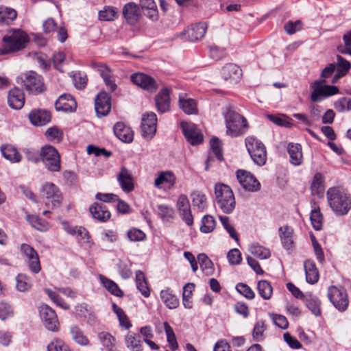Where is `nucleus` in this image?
<instances>
[{
    "label": "nucleus",
    "mask_w": 351,
    "mask_h": 351,
    "mask_svg": "<svg viewBox=\"0 0 351 351\" xmlns=\"http://www.w3.org/2000/svg\"><path fill=\"white\" fill-rule=\"evenodd\" d=\"M174 214L173 209L165 204L158 206V215L163 220H169L173 218Z\"/></svg>",
    "instance_id": "nucleus-61"
},
{
    "label": "nucleus",
    "mask_w": 351,
    "mask_h": 351,
    "mask_svg": "<svg viewBox=\"0 0 351 351\" xmlns=\"http://www.w3.org/2000/svg\"><path fill=\"white\" fill-rule=\"evenodd\" d=\"M115 136L121 141L130 143L133 141L134 134L131 128L122 122H117L113 128Z\"/></svg>",
    "instance_id": "nucleus-26"
},
{
    "label": "nucleus",
    "mask_w": 351,
    "mask_h": 351,
    "mask_svg": "<svg viewBox=\"0 0 351 351\" xmlns=\"http://www.w3.org/2000/svg\"><path fill=\"white\" fill-rule=\"evenodd\" d=\"M117 181L121 189L126 193H130L134 189V180L132 171L125 167H121L119 173L117 176Z\"/></svg>",
    "instance_id": "nucleus-17"
},
{
    "label": "nucleus",
    "mask_w": 351,
    "mask_h": 351,
    "mask_svg": "<svg viewBox=\"0 0 351 351\" xmlns=\"http://www.w3.org/2000/svg\"><path fill=\"white\" fill-rule=\"evenodd\" d=\"M308 308L316 316L321 314L320 302L316 296L310 295L306 300Z\"/></svg>",
    "instance_id": "nucleus-47"
},
{
    "label": "nucleus",
    "mask_w": 351,
    "mask_h": 351,
    "mask_svg": "<svg viewBox=\"0 0 351 351\" xmlns=\"http://www.w3.org/2000/svg\"><path fill=\"white\" fill-rule=\"evenodd\" d=\"M328 204L339 215H346L351 208V199L339 187L329 188L326 193Z\"/></svg>",
    "instance_id": "nucleus-2"
},
{
    "label": "nucleus",
    "mask_w": 351,
    "mask_h": 351,
    "mask_svg": "<svg viewBox=\"0 0 351 351\" xmlns=\"http://www.w3.org/2000/svg\"><path fill=\"white\" fill-rule=\"evenodd\" d=\"M91 66L99 73L107 88L111 92L114 91L117 86L112 75V71L105 64L92 62Z\"/></svg>",
    "instance_id": "nucleus-14"
},
{
    "label": "nucleus",
    "mask_w": 351,
    "mask_h": 351,
    "mask_svg": "<svg viewBox=\"0 0 351 351\" xmlns=\"http://www.w3.org/2000/svg\"><path fill=\"white\" fill-rule=\"evenodd\" d=\"M236 174L239 182L245 191L256 192L261 189L260 182L250 172L239 169Z\"/></svg>",
    "instance_id": "nucleus-11"
},
{
    "label": "nucleus",
    "mask_w": 351,
    "mask_h": 351,
    "mask_svg": "<svg viewBox=\"0 0 351 351\" xmlns=\"http://www.w3.org/2000/svg\"><path fill=\"white\" fill-rule=\"evenodd\" d=\"M293 228L288 226L279 228V236L281 240V243L283 247L287 250H289L293 247Z\"/></svg>",
    "instance_id": "nucleus-31"
},
{
    "label": "nucleus",
    "mask_w": 351,
    "mask_h": 351,
    "mask_svg": "<svg viewBox=\"0 0 351 351\" xmlns=\"http://www.w3.org/2000/svg\"><path fill=\"white\" fill-rule=\"evenodd\" d=\"M304 268L306 282L311 285L316 283L319 280V274L315 263L311 260H306L304 263Z\"/></svg>",
    "instance_id": "nucleus-29"
},
{
    "label": "nucleus",
    "mask_w": 351,
    "mask_h": 351,
    "mask_svg": "<svg viewBox=\"0 0 351 351\" xmlns=\"http://www.w3.org/2000/svg\"><path fill=\"white\" fill-rule=\"evenodd\" d=\"M210 149H212L213 152L217 157V158L219 161H222L223 158V154H222V149H221V143L219 140V138L214 137L210 139Z\"/></svg>",
    "instance_id": "nucleus-60"
},
{
    "label": "nucleus",
    "mask_w": 351,
    "mask_h": 351,
    "mask_svg": "<svg viewBox=\"0 0 351 351\" xmlns=\"http://www.w3.org/2000/svg\"><path fill=\"white\" fill-rule=\"evenodd\" d=\"M29 119L33 125L41 126L50 121L51 114L49 112L44 110H32L29 114Z\"/></svg>",
    "instance_id": "nucleus-27"
},
{
    "label": "nucleus",
    "mask_w": 351,
    "mask_h": 351,
    "mask_svg": "<svg viewBox=\"0 0 351 351\" xmlns=\"http://www.w3.org/2000/svg\"><path fill=\"white\" fill-rule=\"evenodd\" d=\"M26 89L33 94L42 93L45 90L43 79L36 72L30 71L22 77Z\"/></svg>",
    "instance_id": "nucleus-10"
},
{
    "label": "nucleus",
    "mask_w": 351,
    "mask_h": 351,
    "mask_svg": "<svg viewBox=\"0 0 351 351\" xmlns=\"http://www.w3.org/2000/svg\"><path fill=\"white\" fill-rule=\"evenodd\" d=\"M157 128V117L154 112L144 114L142 118V135L147 139H151L155 135Z\"/></svg>",
    "instance_id": "nucleus-13"
},
{
    "label": "nucleus",
    "mask_w": 351,
    "mask_h": 351,
    "mask_svg": "<svg viewBox=\"0 0 351 351\" xmlns=\"http://www.w3.org/2000/svg\"><path fill=\"white\" fill-rule=\"evenodd\" d=\"M47 351H71L64 342L60 339H53L47 346Z\"/></svg>",
    "instance_id": "nucleus-55"
},
{
    "label": "nucleus",
    "mask_w": 351,
    "mask_h": 351,
    "mask_svg": "<svg viewBox=\"0 0 351 351\" xmlns=\"http://www.w3.org/2000/svg\"><path fill=\"white\" fill-rule=\"evenodd\" d=\"M176 182V177L172 171H163L158 172L154 185L156 189H160L163 184H167L168 189H171L174 187Z\"/></svg>",
    "instance_id": "nucleus-23"
},
{
    "label": "nucleus",
    "mask_w": 351,
    "mask_h": 351,
    "mask_svg": "<svg viewBox=\"0 0 351 351\" xmlns=\"http://www.w3.org/2000/svg\"><path fill=\"white\" fill-rule=\"evenodd\" d=\"M223 115L228 135L236 137L245 133L248 128L247 120L237 112L232 106H226Z\"/></svg>",
    "instance_id": "nucleus-3"
},
{
    "label": "nucleus",
    "mask_w": 351,
    "mask_h": 351,
    "mask_svg": "<svg viewBox=\"0 0 351 351\" xmlns=\"http://www.w3.org/2000/svg\"><path fill=\"white\" fill-rule=\"evenodd\" d=\"M131 80L136 85L149 92H154L158 88L156 80L142 73L132 75Z\"/></svg>",
    "instance_id": "nucleus-18"
},
{
    "label": "nucleus",
    "mask_w": 351,
    "mask_h": 351,
    "mask_svg": "<svg viewBox=\"0 0 351 351\" xmlns=\"http://www.w3.org/2000/svg\"><path fill=\"white\" fill-rule=\"evenodd\" d=\"M257 289L259 295L264 300H269L272 294V287L267 280H260L257 285Z\"/></svg>",
    "instance_id": "nucleus-43"
},
{
    "label": "nucleus",
    "mask_w": 351,
    "mask_h": 351,
    "mask_svg": "<svg viewBox=\"0 0 351 351\" xmlns=\"http://www.w3.org/2000/svg\"><path fill=\"white\" fill-rule=\"evenodd\" d=\"M112 309L119 319L120 325L122 327H125L126 329L130 328L132 326V324L123 309L115 304H112Z\"/></svg>",
    "instance_id": "nucleus-49"
},
{
    "label": "nucleus",
    "mask_w": 351,
    "mask_h": 351,
    "mask_svg": "<svg viewBox=\"0 0 351 351\" xmlns=\"http://www.w3.org/2000/svg\"><path fill=\"white\" fill-rule=\"evenodd\" d=\"M14 314V310L12 304L5 301L0 302V319L5 320L12 317Z\"/></svg>",
    "instance_id": "nucleus-53"
},
{
    "label": "nucleus",
    "mask_w": 351,
    "mask_h": 351,
    "mask_svg": "<svg viewBox=\"0 0 351 351\" xmlns=\"http://www.w3.org/2000/svg\"><path fill=\"white\" fill-rule=\"evenodd\" d=\"M206 28L205 23L195 24L184 29L179 36L182 38L186 35L191 41H197L204 37Z\"/></svg>",
    "instance_id": "nucleus-22"
},
{
    "label": "nucleus",
    "mask_w": 351,
    "mask_h": 351,
    "mask_svg": "<svg viewBox=\"0 0 351 351\" xmlns=\"http://www.w3.org/2000/svg\"><path fill=\"white\" fill-rule=\"evenodd\" d=\"M101 343L108 350H111L114 344V338L108 332H101L98 334Z\"/></svg>",
    "instance_id": "nucleus-56"
},
{
    "label": "nucleus",
    "mask_w": 351,
    "mask_h": 351,
    "mask_svg": "<svg viewBox=\"0 0 351 351\" xmlns=\"http://www.w3.org/2000/svg\"><path fill=\"white\" fill-rule=\"evenodd\" d=\"M237 291L247 299H253L255 296L252 289L244 283H239L236 286Z\"/></svg>",
    "instance_id": "nucleus-64"
},
{
    "label": "nucleus",
    "mask_w": 351,
    "mask_h": 351,
    "mask_svg": "<svg viewBox=\"0 0 351 351\" xmlns=\"http://www.w3.org/2000/svg\"><path fill=\"white\" fill-rule=\"evenodd\" d=\"M216 221L211 215H205L202 220L200 230L204 233H209L214 230Z\"/></svg>",
    "instance_id": "nucleus-51"
},
{
    "label": "nucleus",
    "mask_w": 351,
    "mask_h": 351,
    "mask_svg": "<svg viewBox=\"0 0 351 351\" xmlns=\"http://www.w3.org/2000/svg\"><path fill=\"white\" fill-rule=\"evenodd\" d=\"M125 342L127 347L132 351H142L141 340L139 338H136L134 334L126 335Z\"/></svg>",
    "instance_id": "nucleus-50"
},
{
    "label": "nucleus",
    "mask_w": 351,
    "mask_h": 351,
    "mask_svg": "<svg viewBox=\"0 0 351 351\" xmlns=\"http://www.w3.org/2000/svg\"><path fill=\"white\" fill-rule=\"evenodd\" d=\"M248 250L252 255L260 259H267L271 255L269 249L264 247L257 243H252Z\"/></svg>",
    "instance_id": "nucleus-39"
},
{
    "label": "nucleus",
    "mask_w": 351,
    "mask_h": 351,
    "mask_svg": "<svg viewBox=\"0 0 351 351\" xmlns=\"http://www.w3.org/2000/svg\"><path fill=\"white\" fill-rule=\"evenodd\" d=\"M76 107L75 100L69 94L60 96L55 104V108L58 111L72 112L75 110Z\"/></svg>",
    "instance_id": "nucleus-25"
},
{
    "label": "nucleus",
    "mask_w": 351,
    "mask_h": 351,
    "mask_svg": "<svg viewBox=\"0 0 351 351\" xmlns=\"http://www.w3.org/2000/svg\"><path fill=\"white\" fill-rule=\"evenodd\" d=\"M336 69L334 63L329 64L321 73L320 79L310 84L312 90L311 99L313 102H319L323 99L336 95L339 92L338 87L326 85V79L332 75Z\"/></svg>",
    "instance_id": "nucleus-1"
},
{
    "label": "nucleus",
    "mask_w": 351,
    "mask_h": 351,
    "mask_svg": "<svg viewBox=\"0 0 351 351\" xmlns=\"http://www.w3.org/2000/svg\"><path fill=\"white\" fill-rule=\"evenodd\" d=\"M40 195L48 208H56L60 205L62 194L58 188L52 182L44 184L40 190Z\"/></svg>",
    "instance_id": "nucleus-8"
},
{
    "label": "nucleus",
    "mask_w": 351,
    "mask_h": 351,
    "mask_svg": "<svg viewBox=\"0 0 351 351\" xmlns=\"http://www.w3.org/2000/svg\"><path fill=\"white\" fill-rule=\"evenodd\" d=\"M221 75L225 81L230 84H234L239 81L241 77V69L234 64H228L221 71Z\"/></svg>",
    "instance_id": "nucleus-21"
},
{
    "label": "nucleus",
    "mask_w": 351,
    "mask_h": 351,
    "mask_svg": "<svg viewBox=\"0 0 351 351\" xmlns=\"http://www.w3.org/2000/svg\"><path fill=\"white\" fill-rule=\"evenodd\" d=\"M27 221L36 230L39 231H46L49 229L48 223L36 215H28Z\"/></svg>",
    "instance_id": "nucleus-46"
},
{
    "label": "nucleus",
    "mask_w": 351,
    "mask_h": 351,
    "mask_svg": "<svg viewBox=\"0 0 351 351\" xmlns=\"http://www.w3.org/2000/svg\"><path fill=\"white\" fill-rule=\"evenodd\" d=\"M197 261L200 268L207 275H210L213 273V263L205 254H199L197 256Z\"/></svg>",
    "instance_id": "nucleus-48"
},
{
    "label": "nucleus",
    "mask_w": 351,
    "mask_h": 351,
    "mask_svg": "<svg viewBox=\"0 0 351 351\" xmlns=\"http://www.w3.org/2000/svg\"><path fill=\"white\" fill-rule=\"evenodd\" d=\"M219 220L221 221L224 228L229 233L230 237L238 241L239 237L233 226L230 223L229 217L227 216H219Z\"/></svg>",
    "instance_id": "nucleus-58"
},
{
    "label": "nucleus",
    "mask_w": 351,
    "mask_h": 351,
    "mask_svg": "<svg viewBox=\"0 0 351 351\" xmlns=\"http://www.w3.org/2000/svg\"><path fill=\"white\" fill-rule=\"evenodd\" d=\"M118 16V9L112 7L108 6L104 8L103 10H101L99 12V19L101 21H113Z\"/></svg>",
    "instance_id": "nucleus-45"
},
{
    "label": "nucleus",
    "mask_w": 351,
    "mask_h": 351,
    "mask_svg": "<svg viewBox=\"0 0 351 351\" xmlns=\"http://www.w3.org/2000/svg\"><path fill=\"white\" fill-rule=\"evenodd\" d=\"M3 42L4 45L0 49V54L2 55L23 49L29 42V37L24 31L13 29L3 36Z\"/></svg>",
    "instance_id": "nucleus-5"
},
{
    "label": "nucleus",
    "mask_w": 351,
    "mask_h": 351,
    "mask_svg": "<svg viewBox=\"0 0 351 351\" xmlns=\"http://www.w3.org/2000/svg\"><path fill=\"white\" fill-rule=\"evenodd\" d=\"M99 279L104 287L111 294L117 297H122L123 295V291L119 289V286L114 281L107 278L104 276H100Z\"/></svg>",
    "instance_id": "nucleus-38"
},
{
    "label": "nucleus",
    "mask_w": 351,
    "mask_h": 351,
    "mask_svg": "<svg viewBox=\"0 0 351 351\" xmlns=\"http://www.w3.org/2000/svg\"><path fill=\"white\" fill-rule=\"evenodd\" d=\"M164 329L167 336V341L169 343L170 348L172 350H176L178 348L176 337L172 327L169 324L168 322L164 323Z\"/></svg>",
    "instance_id": "nucleus-42"
},
{
    "label": "nucleus",
    "mask_w": 351,
    "mask_h": 351,
    "mask_svg": "<svg viewBox=\"0 0 351 351\" xmlns=\"http://www.w3.org/2000/svg\"><path fill=\"white\" fill-rule=\"evenodd\" d=\"M122 13L127 23L132 25H135L139 21L141 15L138 5L134 2L126 3L123 8Z\"/></svg>",
    "instance_id": "nucleus-19"
},
{
    "label": "nucleus",
    "mask_w": 351,
    "mask_h": 351,
    "mask_svg": "<svg viewBox=\"0 0 351 351\" xmlns=\"http://www.w3.org/2000/svg\"><path fill=\"white\" fill-rule=\"evenodd\" d=\"M193 290L194 285L193 283H187L183 287L182 303L184 306L186 308H191L193 306L191 298Z\"/></svg>",
    "instance_id": "nucleus-44"
},
{
    "label": "nucleus",
    "mask_w": 351,
    "mask_h": 351,
    "mask_svg": "<svg viewBox=\"0 0 351 351\" xmlns=\"http://www.w3.org/2000/svg\"><path fill=\"white\" fill-rule=\"evenodd\" d=\"M311 221L315 230H319L322 227V215L319 208H314L311 213Z\"/></svg>",
    "instance_id": "nucleus-54"
},
{
    "label": "nucleus",
    "mask_w": 351,
    "mask_h": 351,
    "mask_svg": "<svg viewBox=\"0 0 351 351\" xmlns=\"http://www.w3.org/2000/svg\"><path fill=\"white\" fill-rule=\"evenodd\" d=\"M245 143L253 162L258 166L265 165L267 160V152L264 144L254 136H247Z\"/></svg>",
    "instance_id": "nucleus-6"
},
{
    "label": "nucleus",
    "mask_w": 351,
    "mask_h": 351,
    "mask_svg": "<svg viewBox=\"0 0 351 351\" xmlns=\"http://www.w3.org/2000/svg\"><path fill=\"white\" fill-rule=\"evenodd\" d=\"M181 128L187 141L192 145H198L203 141V135L195 124L182 122Z\"/></svg>",
    "instance_id": "nucleus-15"
},
{
    "label": "nucleus",
    "mask_w": 351,
    "mask_h": 351,
    "mask_svg": "<svg viewBox=\"0 0 351 351\" xmlns=\"http://www.w3.org/2000/svg\"><path fill=\"white\" fill-rule=\"evenodd\" d=\"M156 106L158 110L161 113L167 112L170 107L169 90L163 88L156 97Z\"/></svg>",
    "instance_id": "nucleus-30"
},
{
    "label": "nucleus",
    "mask_w": 351,
    "mask_h": 351,
    "mask_svg": "<svg viewBox=\"0 0 351 351\" xmlns=\"http://www.w3.org/2000/svg\"><path fill=\"white\" fill-rule=\"evenodd\" d=\"M95 112L98 117L107 115L111 110V97L103 91L99 93L95 101Z\"/></svg>",
    "instance_id": "nucleus-16"
},
{
    "label": "nucleus",
    "mask_w": 351,
    "mask_h": 351,
    "mask_svg": "<svg viewBox=\"0 0 351 351\" xmlns=\"http://www.w3.org/2000/svg\"><path fill=\"white\" fill-rule=\"evenodd\" d=\"M265 329L266 326L263 321L257 322L252 332L253 339L256 341H262L263 339V332Z\"/></svg>",
    "instance_id": "nucleus-59"
},
{
    "label": "nucleus",
    "mask_w": 351,
    "mask_h": 351,
    "mask_svg": "<svg viewBox=\"0 0 351 351\" xmlns=\"http://www.w3.org/2000/svg\"><path fill=\"white\" fill-rule=\"evenodd\" d=\"M89 210L92 216L99 221H106L110 217V211L101 204L94 203L90 206Z\"/></svg>",
    "instance_id": "nucleus-28"
},
{
    "label": "nucleus",
    "mask_w": 351,
    "mask_h": 351,
    "mask_svg": "<svg viewBox=\"0 0 351 351\" xmlns=\"http://www.w3.org/2000/svg\"><path fill=\"white\" fill-rule=\"evenodd\" d=\"M128 238L130 241L138 242L145 239V234L139 229L132 228L127 232Z\"/></svg>",
    "instance_id": "nucleus-63"
},
{
    "label": "nucleus",
    "mask_w": 351,
    "mask_h": 351,
    "mask_svg": "<svg viewBox=\"0 0 351 351\" xmlns=\"http://www.w3.org/2000/svg\"><path fill=\"white\" fill-rule=\"evenodd\" d=\"M70 332L72 339L78 345L87 346L90 341L88 337L84 335L82 330L77 326H73L70 328Z\"/></svg>",
    "instance_id": "nucleus-33"
},
{
    "label": "nucleus",
    "mask_w": 351,
    "mask_h": 351,
    "mask_svg": "<svg viewBox=\"0 0 351 351\" xmlns=\"http://www.w3.org/2000/svg\"><path fill=\"white\" fill-rule=\"evenodd\" d=\"M328 297L339 311H344L348 306V298L346 291L341 287L331 286L328 290Z\"/></svg>",
    "instance_id": "nucleus-9"
},
{
    "label": "nucleus",
    "mask_w": 351,
    "mask_h": 351,
    "mask_svg": "<svg viewBox=\"0 0 351 351\" xmlns=\"http://www.w3.org/2000/svg\"><path fill=\"white\" fill-rule=\"evenodd\" d=\"M287 151L290 156V162L294 165H299L302 162V147L300 144L289 143Z\"/></svg>",
    "instance_id": "nucleus-32"
},
{
    "label": "nucleus",
    "mask_w": 351,
    "mask_h": 351,
    "mask_svg": "<svg viewBox=\"0 0 351 351\" xmlns=\"http://www.w3.org/2000/svg\"><path fill=\"white\" fill-rule=\"evenodd\" d=\"M45 292L48 295V296L53 300V302L56 303L58 306L66 310L69 308V305L67 304L56 292L49 289H46Z\"/></svg>",
    "instance_id": "nucleus-57"
},
{
    "label": "nucleus",
    "mask_w": 351,
    "mask_h": 351,
    "mask_svg": "<svg viewBox=\"0 0 351 351\" xmlns=\"http://www.w3.org/2000/svg\"><path fill=\"white\" fill-rule=\"evenodd\" d=\"M311 190L313 194L319 195L320 193H322L323 191V184H322V176L321 173H317L314 176L312 184H311Z\"/></svg>",
    "instance_id": "nucleus-62"
},
{
    "label": "nucleus",
    "mask_w": 351,
    "mask_h": 351,
    "mask_svg": "<svg viewBox=\"0 0 351 351\" xmlns=\"http://www.w3.org/2000/svg\"><path fill=\"white\" fill-rule=\"evenodd\" d=\"M16 10L10 8H0V25H8L16 18Z\"/></svg>",
    "instance_id": "nucleus-36"
},
{
    "label": "nucleus",
    "mask_w": 351,
    "mask_h": 351,
    "mask_svg": "<svg viewBox=\"0 0 351 351\" xmlns=\"http://www.w3.org/2000/svg\"><path fill=\"white\" fill-rule=\"evenodd\" d=\"M177 207L182 219L188 226H191L193 223V217L191 212L189 201L185 195H180L178 197Z\"/></svg>",
    "instance_id": "nucleus-20"
},
{
    "label": "nucleus",
    "mask_w": 351,
    "mask_h": 351,
    "mask_svg": "<svg viewBox=\"0 0 351 351\" xmlns=\"http://www.w3.org/2000/svg\"><path fill=\"white\" fill-rule=\"evenodd\" d=\"M40 314L47 330L53 332L58 330L60 324L54 310L47 305L42 306L40 309Z\"/></svg>",
    "instance_id": "nucleus-12"
},
{
    "label": "nucleus",
    "mask_w": 351,
    "mask_h": 351,
    "mask_svg": "<svg viewBox=\"0 0 351 351\" xmlns=\"http://www.w3.org/2000/svg\"><path fill=\"white\" fill-rule=\"evenodd\" d=\"M215 202L224 213H231L236 205L235 198L231 188L225 184L218 182L214 187Z\"/></svg>",
    "instance_id": "nucleus-4"
},
{
    "label": "nucleus",
    "mask_w": 351,
    "mask_h": 351,
    "mask_svg": "<svg viewBox=\"0 0 351 351\" xmlns=\"http://www.w3.org/2000/svg\"><path fill=\"white\" fill-rule=\"evenodd\" d=\"M179 105L180 108L187 114H194L197 112L196 101L193 99L180 97Z\"/></svg>",
    "instance_id": "nucleus-40"
},
{
    "label": "nucleus",
    "mask_w": 351,
    "mask_h": 351,
    "mask_svg": "<svg viewBox=\"0 0 351 351\" xmlns=\"http://www.w3.org/2000/svg\"><path fill=\"white\" fill-rule=\"evenodd\" d=\"M40 161L49 171L58 172L60 171V155L58 150L51 145H45L41 148Z\"/></svg>",
    "instance_id": "nucleus-7"
},
{
    "label": "nucleus",
    "mask_w": 351,
    "mask_h": 351,
    "mask_svg": "<svg viewBox=\"0 0 351 351\" xmlns=\"http://www.w3.org/2000/svg\"><path fill=\"white\" fill-rule=\"evenodd\" d=\"M32 286V280L27 275L20 274L16 277V287L19 291H27L31 289Z\"/></svg>",
    "instance_id": "nucleus-41"
},
{
    "label": "nucleus",
    "mask_w": 351,
    "mask_h": 351,
    "mask_svg": "<svg viewBox=\"0 0 351 351\" xmlns=\"http://www.w3.org/2000/svg\"><path fill=\"white\" fill-rule=\"evenodd\" d=\"M160 298L165 304L171 309L176 308L179 305V300L177 297L169 289L162 290Z\"/></svg>",
    "instance_id": "nucleus-35"
},
{
    "label": "nucleus",
    "mask_w": 351,
    "mask_h": 351,
    "mask_svg": "<svg viewBox=\"0 0 351 351\" xmlns=\"http://www.w3.org/2000/svg\"><path fill=\"white\" fill-rule=\"evenodd\" d=\"M136 287L141 294L145 298L149 297L150 290L147 285L145 275L141 271H137L136 272Z\"/></svg>",
    "instance_id": "nucleus-37"
},
{
    "label": "nucleus",
    "mask_w": 351,
    "mask_h": 351,
    "mask_svg": "<svg viewBox=\"0 0 351 351\" xmlns=\"http://www.w3.org/2000/svg\"><path fill=\"white\" fill-rule=\"evenodd\" d=\"M8 104L13 109L19 110L25 104V95L19 88L11 89L8 94Z\"/></svg>",
    "instance_id": "nucleus-24"
},
{
    "label": "nucleus",
    "mask_w": 351,
    "mask_h": 351,
    "mask_svg": "<svg viewBox=\"0 0 351 351\" xmlns=\"http://www.w3.org/2000/svg\"><path fill=\"white\" fill-rule=\"evenodd\" d=\"M192 203L199 210H204L206 206V195L200 192L194 191L191 193Z\"/></svg>",
    "instance_id": "nucleus-52"
},
{
    "label": "nucleus",
    "mask_w": 351,
    "mask_h": 351,
    "mask_svg": "<svg viewBox=\"0 0 351 351\" xmlns=\"http://www.w3.org/2000/svg\"><path fill=\"white\" fill-rule=\"evenodd\" d=\"M1 152L3 157L12 162H19L21 160V156L17 149L10 145H3Z\"/></svg>",
    "instance_id": "nucleus-34"
}]
</instances>
